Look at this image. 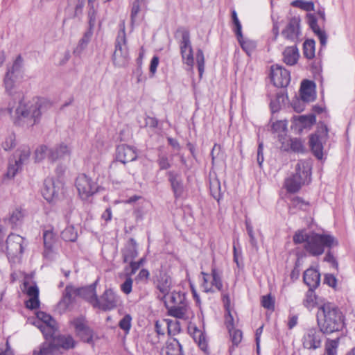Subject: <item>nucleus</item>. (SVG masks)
<instances>
[{"label":"nucleus","mask_w":355,"mask_h":355,"mask_svg":"<svg viewBox=\"0 0 355 355\" xmlns=\"http://www.w3.org/2000/svg\"><path fill=\"white\" fill-rule=\"evenodd\" d=\"M23 59L18 55L4 78L6 92L10 96L6 110L12 117L14 123L22 127H32L40 121L42 101L33 98L26 102L23 93L17 88V83L23 78Z\"/></svg>","instance_id":"1"},{"label":"nucleus","mask_w":355,"mask_h":355,"mask_svg":"<svg viewBox=\"0 0 355 355\" xmlns=\"http://www.w3.org/2000/svg\"><path fill=\"white\" fill-rule=\"evenodd\" d=\"M317 320L319 328L326 334L341 331L345 327V316L340 308L331 302L318 306Z\"/></svg>","instance_id":"2"},{"label":"nucleus","mask_w":355,"mask_h":355,"mask_svg":"<svg viewBox=\"0 0 355 355\" xmlns=\"http://www.w3.org/2000/svg\"><path fill=\"white\" fill-rule=\"evenodd\" d=\"M311 163L310 160H299L295 173L285 180V187L290 193H295L301 187L311 181Z\"/></svg>","instance_id":"3"},{"label":"nucleus","mask_w":355,"mask_h":355,"mask_svg":"<svg viewBox=\"0 0 355 355\" xmlns=\"http://www.w3.org/2000/svg\"><path fill=\"white\" fill-rule=\"evenodd\" d=\"M337 245V240L330 234L311 232L304 248L309 254L317 257L324 253L325 248H331Z\"/></svg>","instance_id":"4"},{"label":"nucleus","mask_w":355,"mask_h":355,"mask_svg":"<svg viewBox=\"0 0 355 355\" xmlns=\"http://www.w3.org/2000/svg\"><path fill=\"white\" fill-rule=\"evenodd\" d=\"M129 51L127 45L126 34L125 27L119 31L116 41L115 50L112 56V61L115 66L118 67H125L129 62Z\"/></svg>","instance_id":"5"},{"label":"nucleus","mask_w":355,"mask_h":355,"mask_svg":"<svg viewBox=\"0 0 355 355\" xmlns=\"http://www.w3.org/2000/svg\"><path fill=\"white\" fill-rule=\"evenodd\" d=\"M6 235L4 228L0 225V252L6 250L8 256L15 257L21 254L24 251V238L18 234H10L6 240V245L3 239Z\"/></svg>","instance_id":"6"},{"label":"nucleus","mask_w":355,"mask_h":355,"mask_svg":"<svg viewBox=\"0 0 355 355\" xmlns=\"http://www.w3.org/2000/svg\"><path fill=\"white\" fill-rule=\"evenodd\" d=\"M328 128L324 123L318 125L316 132L310 136L309 145L313 155L321 159L323 156V144L328 138Z\"/></svg>","instance_id":"7"},{"label":"nucleus","mask_w":355,"mask_h":355,"mask_svg":"<svg viewBox=\"0 0 355 355\" xmlns=\"http://www.w3.org/2000/svg\"><path fill=\"white\" fill-rule=\"evenodd\" d=\"M31 150L28 146H22L19 148L13 155V158L9 161L6 176L13 178L17 172L21 169L24 164L28 161Z\"/></svg>","instance_id":"8"},{"label":"nucleus","mask_w":355,"mask_h":355,"mask_svg":"<svg viewBox=\"0 0 355 355\" xmlns=\"http://www.w3.org/2000/svg\"><path fill=\"white\" fill-rule=\"evenodd\" d=\"M76 187L83 200H87L89 196L97 192L98 189V184L83 173L80 174L76 178Z\"/></svg>","instance_id":"9"},{"label":"nucleus","mask_w":355,"mask_h":355,"mask_svg":"<svg viewBox=\"0 0 355 355\" xmlns=\"http://www.w3.org/2000/svg\"><path fill=\"white\" fill-rule=\"evenodd\" d=\"M120 301L119 296L112 289H106L104 293L98 297V303L95 305V309H98L103 311H107L115 309Z\"/></svg>","instance_id":"10"},{"label":"nucleus","mask_w":355,"mask_h":355,"mask_svg":"<svg viewBox=\"0 0 355 355\" xmlns=\"http://www.w3.org/2000/svg\"><path fill=\"white\" fill-rule=\"evenodd\" d=\"M323 334L320 329L310 328L307 329L302 337L303 347L308 349H316L320 347Z\"/></svg>","instance_id":"11"},{"label":"nucleus","mask_w":355,"mask_h":355,"mask_svg":"<svg viewBox=\"0 0 355 355\" xmlns=\"http://www.w3.org/2000/svg\"><path fill=\"white\" fill-rule=\"evenodd\" d=\"M137 157V153L134 147L125 144L119 145L116 150V161L112 162L110 168L115 167L117 164V161L125 164L127 162L136 160Z\"/></svg>","instance_id":"12"},{"label":"nucleus","mask_w":355,"mask_h":355,"mask_svg":"<svg viewBox=\"0 0 355 355\" xmlns=\"http://www.w3.org/2000/svg\"><path fill=\"white\" fill-rule=\"evenodd\" d=\"M270 75L272 82L277 87H285L291 80L290 72L278 64L271 66Z\"/></svg>","instance_id":"13"},{"label":"nucleus","mask_w":355,"mask_h":355,"mask_svg":"<svg viewBox=\"0 0 355 355\" xmlns=\"http://www.w3.org/2000/svg\"><path fill=\"white\" fill-rule=\"evenodd\" d=\"M71 324L75 328L77 335L85 343H92L93 342L94 332L86 323L85 318L83 316H79L71 321Z\"/></svg>","instance_id":"14"},{"label":"nucleus","mask_w":355,"mask_h":355,"mask_svg":"<svg viewBox=\"0 0 355 355\" xmlns=\"http://www.w3.org/2000/svg\"><path fill=\"white\" fill-rule=\"evenodd\" d=\"M300 20L297 17H292L290 19L286 28L282 31V35L285 39L296 43L300 40L301 32L300 30Z\"/></svg>","instance_id":"15"},{"label":"nucleus","mask_w":355,"mask_h":355,"mask_svg":"<svg viewBox=\"0 0 355 355\" xmlns=\"http://www.w3.org/2000/svg\"><path fill=\"white\" fill-rule=\"evenodd\" d=\"M156 288L162 294L163 297H166L169 294L171 286V277L164 272H159L156 276L154 281Z\"/></svg>","instance_id":"16"},{"label":"nucleus","mask_w":355,"mask_h":355,"mask_svg":"<svg viewBox=\"0 0 355 355\" xmlns=\"http://www.w3.org/2000/svg\"><path fill=\"white\" fill-rule=\"evenodd\" d=\"M168 315L176 318L184 320L189 319L190 307L188 302H182L178 305H171L167 306Z\"/></svg>","instance_id":"17"},{"label":"nucleus","mask_w":355,"mask_h":355,"mask_svg":"<svg viewBox=\"0 0 355 355\" xmlns=\"http://www.w3.org/2000/svg\"><path fill=\"white\" fill-rule=\"evenodd\" d=\"M76 296H78V288L67 285L59 302V307L63 311L66 310L73 302Z\"/></svg>","instance_id":"18"},{"label":"nucleus","mask_w":355,"mask_h":355,"mask_svg":"<svg viewBox=\"0 0 355 355\" xmlns=\"http://www.w3.org/2000/svg\"><path fill=\"white\" fill-rule=\"evenodd\" d=\"M167 175L175 197L176 198L180 197L184 191V185L181 175L173 171H170L167 173Z\"/></svg>","instance_id":"19"},{"label":"nucleus","mask_w":355,"mask_h":355,"mask_svg":"<svg viewBox=\"0 0 355 355\" xmlns=\"http://www.w3.org/2000/svg\"><path fill=\"white\" fill-rule=\"evenodd\" d=\"M96 282L85 287L78 288V296L87 300L94 308L98 303V296L96 291Z\"/></svg>","instance_id":"20"},{"label":"nucleus","mask_w":355,"mask_h":355,"mask_svg":"<svg viewBox=\"0 0 355 355\" xmlns=\"http://www.w3.org/2000/svg\"><path fill=\"white\" fill-rule=\"evenodd\" d=\"M71 153V147L64 143H60L49 151V159L56 161L69 157Z\"/></svg>","instance_id":"21"},{"label":"nucleus","mask_w":355,"mask_h":355,"mask_svg":"<svg viewBox=\"0 0 355 355\" xmlns=\"http://www.w3.org/2000/svg\"><path fill=\"white\" fill-rule=\"evenodd\" d=\"M303 279L309 288H316L320 283V274L318 270L310 268L304 271Z\"/></svg>","instance_id":"22"},{"label":"nucleus","mask_w":355,"mask_h":355,"mask_svg":"<svg viewBox=\"0 0 355 355\" xmlns=\"http://www.w3.org/2000/svg\"><path fill=\"white\" fill-rule=\"evenodd\" d=\"M315 85L313 82L304 80L300 87V96L304 102H311L315 99Z\"/></svg>","instance_id":"23"},{"label":"nucleus","mask_w":355,"mask_h":355,"mask_svg":"<svg viewBox=\"0 0 355 355\" xmlns=\"http://www.w3.org/2000/svg\"><path fill=\"white\" fill-rule=\"evenodd\" d=\"M42 193L48 202H51L58 196V189H56L53 178H48L44 180Z\"/></svg>","instance_id":"24"},{"label":"nucleus","mask_w":355,"mask_h":355,"mask_svg":"<svg viewBox=\"0 0 355 355\" xmlns=\"http://www.w3.org/2000/svg\"><path fill=\"white\" fill-rule=\"evenodd\" d=\"M137 245V242L134 239L130 238L128 240L122 250L123 259L125 263H128L129 261L133 260L137 257L138 252Z\"/></svg>","instance_id":"25"},{"label":"nucleus","mask_w":355,"mask_h":355,"mask_svg":"<svg viewBox=\"0 0 355 355\" xmlns=\"http://www.w3.org/2000/svg\"><path fill=\"white\" fill-rule=\"evenodd\" d=\"M53 345H55L56 349L62 347L69 349L74 347L75 341L73 337L69 335H58L53 337Z\"/></svg>","instance_id":"26"},{"label":"nucleus","mask_w":355,"mask_h":355,"mask_svg":"<svg viewBox=\"0 0 355 355\" xmlns=\"http://www.w3.org/2000/svg\"><path fill=\"white\" fill-rule=\"evenodd\" d=\"M307 17L309 25L314 33L318 37L321 45H326L327 35L324 31L320 28L315 17L313 15H308Z\"/></svg>","instance_id":"27"},{"label":"nucleus","mask_w":355,"mask_h":355,"mask_svg":"<svg viewBox=\"0 0 355 355\" xmlns=\"http://www.w3.org/2000/svg\"><path fill=\"white\" fill-rule=\"evenodd\" d=\"M175 37H180V51L188 49V48L191 47V42L190 40V33L189 31L183 27H180L176 31L175 34Z\"/></svg>","instance_id":"28"},{"label":"nucleus","mask_w":355,"mask_h":355,"mask_svg":"<svg viewBox=\"0 0 355 355\" xmlns=\"http://www.w3.org/2000/svg\"><path fill=\"white\" fill-rule=\"evenodd\" d=\"M299 58V52L296 46H289L283 52V60L288 65L295 64Z\"/></svg>","instance_id":"29"},{"label":"nucleus","mask_w":355,"mask_h":355,"mask_svg":"<svg viewBox=\"0 0 355 355\" xmlns=\"http://www.w3.org/2000/svg\"><path fill=\"white\" fill-rule=\"evenodd\" d=\"M192 334L193 339L198 343L200 349L205 354H209V347L205 334L196 327L193 329Z\"/></svg>","instance_id":"30"},{"label":"nucleus","mask_w":355,"mask_h":355,"mask_svg":"<svg viewBox=\"0 0 355 355\" xmlns=\"http://www.w3.org/2000/svg\"><path fill=\"white\" fill-rule=\"evenodd\" d=\"M92 35L93 31L89 29L84 33L83 37L79 40L77 46L73 51V53L76 55H80L82 52L87 48Z\"/></svg>","instance_id":"31"},{"label":"nucleus","mask_w":355,"mask_h":355,"mask_svg":"<svg viewBox=\"0 0 355 355\" xmlns=\"http://www.w3.org/2000/svg\"><path fill=\"white\" fill-rule=\"evenodd\" d=\"M166 354L184 355L182 345L177 339L172 338L167 342Z\"/></svg>","instance_id":"32"},{"label":"nucleus","mask_w":355,"mask_h":355,"mask_svg":"<svg viewBox=\"0 0 355 355\" xmlns=\"http://www.w3.org/2000/svg\"><path fill=\"white\" fill-rule=\"evenodd\" d=\"M87 1L90 4V0H68L67 10L69 12L74 10L73 16H78L82 13L83 6Z\"/></svg>","instance_id":"33"},{"label":"nucleus","mask_w":355,"mask_h":355,"mask_svg":"<svg viewBox=\"0 0 355 355\" xmlns=\"http://www.w3.org/2000/svg\"><path fill=\"white\" fill-rule=\"evenodd\" d=\"M25 211L21 208L15 209L10 214L9 222L12 225V227L20 225L24 220Z\"/></svg>","instance_id":"34"},{"label":"nucleus","mask_w":355,"mask_h":355,"mask_svg":"<svg viewBox=\"0 0 355 355\" xmlns=\"http://www.w3.org/2000/svg\"><path fill=\"white\" fill-rule=\"evenodd\" d=\"M40 329L44 338L47 340L49 338H53L57 331L56 323L52 324H36Z\"/></svg>","instance_id":"35"},{"label":"nucleus","mask_w":355,"mask_h":355,"mask_svg":"<svg viewBox=\"0 0 355 355\" xmlns=\"http://www.w3.org/2000/svg\"><path fill=\"white\" fill-rule=\"evenodd\" d=\"M315 288H309L305 294L303 300V305L308 309H312L316 304V295L314 292Z\"/></svg>","instance_id":"36"},{"label":"nucleus","mask_w":355,"mask_h":355,"mask_svg":"<svg viewBox=\"0 0 355 355\" xmlns=\"http://www.w3.org/2000/svg\"><path fill=\"white\" fill-rule=\"evenodd\" d=\"M315 44L313 40L308 39L303 44V54L307 59H312L315 56Z\"/></svg>","instance_id":"37"},{"label":"nucleus","mask_w":355,"mask_h":355,"mask_svg":"<svg viewBox=\"0 0 355 355\" xmlns=\"http://www.w3.org/2000/svg\"><path fill=\"white\" fill-rule=\"evenodd\" d=\"M56 349L55 345H53V340L51 342H44L42 344L39 350L35 349L33 355H50Z\"/></svg>","instance_id":"38"},{"label":"nucleus","mask_w":355,"mask_h":355,"mask_svg":"<svg viewBox=\"0 0 355 355\" xmlns=\"http://www.w3.org/2000/svg\"><path fill=\"white\" fill-rule=\"evenodd\" d=\"M241 48L246 52L248 55H250L252 51L256 48V42L247 38H244L241 33V37H236Z\"/></svg>","instance_id":"39"},{"label":"nucleus","mask_w":355,"mask_h":355,"mask_svg":"<svg viewBox=\"0 0 355 355\" xmlns=\"http://www.w3.org/2000/svg\"><path fill=\"white\" fill-rule=\"evenodd\" d=\"M164 323H165L168 334L170 336H174L181 330L180 323L176 320L165 319L164 320Z\"/></svg>","instance_id":"40"},{"label":"nucleus","mask_w":355,"mask_h":355,"mask_svg":"<svg viewBox=\"0 0 355 355\" xmlns=\"http://www.w3.org/2000/svg\"><path fill=\"white\" fill-rule=\"evenodd\" d=\"M211 286H212V288H214L215 291H222L223 285L221 276L216 268H212L211 270Z\"/></svg>","instance_id":"41"},{"label":"nucleus","mask_w":355,"mask_h":355,"mask_svg":"<svg viewBox=\"0 0 355 355\" xmlns=\"http://www.w3.org/2000/svg\"><path fill=\"white\" fill-rule=\"evenodd\" d=\"M180 53L182 55V61L190 68H192L194 64V58H193V53L192 46L188 48V49H184L180 51Z\"/></svg>","instance_id":"42"},{"label":"nucleus","mask_w":355,"mask_h":355,"mask_svg":"<svg viewBox=\"0 0 355 355\" xmlns=\"http://www.w3.org/2000/svg\"><path fill=\"white\" fill-rule=\"evenodd\" d=\"M339 338L334 340H328L325 346L324 355H336Z\"/></svg>","instance_id":"43"},{"label":"nucleus","mask_w":355,"mask_h":355,"mask_svg":"<svg viewBox=\"0 0 355 355\" xmlns=\"http://www.w3.org/2000/svg\"><path fill=\"white\" fill-rule=\"evenodd\" d=\"M232 19L234 25L233 31L236 37H241L242 26L238 18L237 13L235 10H232Z\"/></svg>","instance_id":"44"},{"label":"nucleus","mask_w":355,"mask_h":355,"mask_svg":"<svg viewBox=\"0 0 355 355\" xmlns=\"http://www.w3.org/2000/svg\"><path fill=\"white\" fill-rule=\"evenodd\" d=\"M50 150H51V148H49L46 146L44 145L37 148L35 152L36 161L40 162L44 159L45 157H48L49 159Z\"/></svg>","instance_id":"45"},{"label":"nucleus","mask_w":355,"mask_h":355,"mask_svg":"<svg viewBox=\"0 0 355 355\" xmlns=\"http://www.w3.org/2000/svg\"><path fill=\"white\" fill-rule=\"evenodd\" d=\"M245 226H246V230H247V232H248V234L250 237V243L251 244V245L252 246V248H254L255 249V250H258V244H257V239H255V236H254V231H253V227L251 225V223L250 221V220H245Z\"/></svg>","instance_id":"46"},{"label":"nucleus","mask_w":355,"mask_h":355,"mask_svg":"<svg viewBox=\"0 0 355 355\" xmlns=\"http://www.w3.org/2000/svg\"><path fill=\"white\" fill-rule=\"evenodd\" d=\"M187 302L185 295L180 292H172L169 296V302L172 305H178L182 302Z\"/></svg>","instance_id":"47"},{"label":"nucleus","mask_w":355,"mask_h":355,"mask_svg":"<svg viewBox=\"0 0 355 355\" xmlns=\"http://www.w3.org/2000/svg\"><path fill=\"white\" fill-rule=\"evenodd\" d=\"M229 333L232 342L233 347L238 346L242 340V332L239 329H236L234 327L229 329Z\"/></svg>","instance_id":"48"},{"label":"nucleus","mask_w":355,"mask_h":355,"mask_svg":"<svg viewBox=\"0 0 355 355\" xmlns=\"http://www.w3.org/2000/svg\"><path fill=\"white\" fill-rule=\"evenodd\" d=\"M196 62L198 64V69L199 71V76L201 77L205 69V57L202 49H199L197 51L196 55Z\"/></svg>","instance_id":"49"},{"label":"nucleus","mask_w":355,"mask_h":355,"mask_svg":"<svg viewBox=\"0 0 355 355\" xmlns=\"http://www.w3.org/2000/svg\"><path fill=\"white\" fill-rule=\"evenodd\" d=\"M62 238L66 241H74L77 238V234L73 227H67L61 233Z\"/></svg>","instance_id":"50"},{"label":"nucleus","mask_w":355,"mask_h":355,"mask_svg":"<svg viewBox=\"0 0 355 355\" xmlns=\"http://www.w3.org/2000/svg\"><path fill=\"white\" fill-rule=\"evenodd\" d=\"M37 318L40 320L36 322V324H55V320L49 314L44 312L37 313Z\"/></svg>","instance_id":"51"},{"label":"nucleus","mask_w":355,"mask_h":355,"mask_svg":"<svg viewBox=\"0 0 355 355\" xmlns=\"http://www.w3.org/2000/svg\"><path fill=\"white\" fill-rule=\"evenodd\" d=\"M308 238H309V234L306 233L305 230H299L295 232L293 236V242L299 244L307 242Z\"/></svg>","instance_id":"52"},{"label":"nucleus","mask_w":355,"mask_h":355,"mask_svg":"<svg viewBox=\"0 0 355 355\" xmlns=\"http://www.w3.org/2000/svg\"><path fill=\"white\" fill-rule=\"evenodd\" d=\"M132 284L133 280L132 277L125 275V279L121 285V291L126 295L130 294L132 292Z\"/></svg>","instance_id":"53"},{"label":"nucleus","mask_w":355,"mask_h":355,"mask_svg":"<svg viewBox=\"0 0 355 355\" xmlns=\"http://www.w3.org/2000/svg\"><path fill=\"white\" fill-rule=\"evenodd\" d=\"M131 316L129 314H127L119 321V327L125 331L126 334L129 333V331L131 328Z\"/></svg>","instance_id":"54"},{"label":"nucleus","mask_w":355,"mask_h":355,"mask_svg":"<svg viewBox=\"0 0 355 355\" xmlns=\"http://www.w3.org/2000/svg\"><path fill=\"white\" fill-rule=\"evenodd\" d=\"M261 305L268 310H273L275 307V300L270 294L263 295L261 298Z\"/></svg>","instance_id":"55"},{"label":"nucleus","mask_w":355,"mask_h":355,"mask_svg":"<svg viewBox=\"0 0 355 355\" xmlns=\"http://www.w3.org/2000/svg\"><path fill=\"white\" fill-rule=\"evenodd\" d=\"M290 148L291 149L296 153H303L304 148L302 142L298 139H290Z\"/></svg>","instance_id":"56"},{"label":"nucleus","mask_w":355,"mask_h":355,"mask_svg":"<svg viewBox=\"0 0 355 355\" xmlns=\"http://www.w3.org/2000/svg\"><path fill=\"white\" fill-rule=\"evenodd\" d=\"M43 239L45 248L50 249L52 247L54 239L53 232L51 230L44 231L43 233Z\"/></svg>","instance_id":"57"},{"label":"nucleus","mask_w":355,"mask_h":355,"mask_svg":"<svg viewBox=\"0 0 355 355\" xmlns=\"http://www.w3.org/2000/svg\"><path fill=\"white\" fill-rule=\"evenodd\" d=\"M15 145V136L13 133H10L5 139L2 143V147L5 150H8L13 148Z\"/></svg>","instance_id":"58"},{"label":"nucleus","mask_w":355,"mask_h":355,"mask_svg":"<svg viewBox=\"0 0 355 355\" xmlns=\"http://www.w3.org/2000/svg\"><path fill=\"white\" fill-rule=\"evenodd\" d=\"M157 163L161 170H166L171 167L168 158L166 155L159 154L157 159Z\"/></svg>","instance_id":"59"},{"label":"nucleus","mask_w":355,"mask_h":355,"mask_svg":"<svg viewBox=\"0 0 355 355\" xmlns=\"http://www.w3.org/2000/svg\"><path fill=\"white\" fill-rule=\"evenodd\" d=\"M128 262H130L129 266L125 268V270L126 272L125 275L132 277L138 270L140 266L139 263H137L133 260L129 261Z\"/></svg>","instance_id":"60"},{"label":"nucleus","mask_w":355,"mask_h":355,"mask_svg":"<svg viewBox=\"0 0 355 355\" xmlns=\"http://www.w3.org/2000/svg\"><path fill=\"white\" fill-rule=\"evenodd\" d=\"M143 0H135L132 6L131 10V20L134 22L136 20L138 13L140 11V2Z\"/></svg>","instance_id":"61"},{"label":"nucleus","mask_w":355,"mask_h":355,"mask_svg":"<svg viewBox=\"0 0 355 355\" xmlns=\"http://www.w3.org/2000/svg\"><path fill=\"white\" fill-rule=\"evenodd\" d=\"M287 123L285 121H277L272 125V129L276 132H283L286 130Z\"/></svg>","instance_id":"62"},{"label":"nucleus","mask_w":355,"mask_h":355,"mask_svg":"<svg viewBox=\"0 0 355 355\" xmlns=\"http://www.w3.org/2000/svg\"><path fill=\"white\" fill-rule=\"evenodd\" d=\"M150 276V272L147 269H141L138 275L136 276L135 280L137 283L138 282H147Z\"/></svg>","instance_id":"63"},{"label":"nucleus","mask_w":355,"mask_h":355,"mask_svg":"<svg viewBox=\"0 0 355 355\" xmlns=\"http://www.w3.org/2000/svg\"><path fill=\"white\" fill-rule=\"evenodd\" d=\"M26 307L30 309H35L40 306L39 296L30 297L26 302Z\"/></svg>","instance_id":"64"}]
</instances>
